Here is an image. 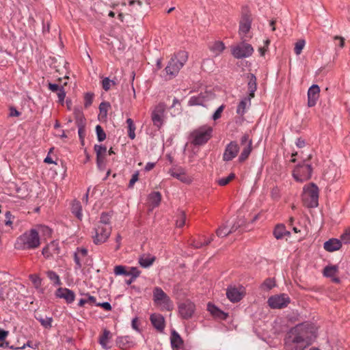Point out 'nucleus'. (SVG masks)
I'll list each match as a JSON object with an SVG mask.
<instances>
[{"instance_id": "nucleus-28", "label": "nucleus", "mask_w": 350, "mask_h": 350, "mask_svg": "<svg viewBox=\"0 0 350 350\" xmlns=\"http://www.w3.org/2000/svg\"><path fill=\"white\" fill-rule=\"evenodd\" d=\"M207 309L210 312L211 314H213L215 317H218L221 319H226L227 317V314L219 310L215 305L208 303L207 304Z\"/></svg>"}, {"instance_id": "nucleus-3", "label": "nucleus", "mask_w": 350, "mask_h": 350, "mask_svg": "<svg viewBox=\"0 0 350 350\" xmlns=\"http://www.w3.org/2000/svg\"><path fill=\"white\" fill-rule=\"evenodd\" d=\"M188 59V54L185 51L178 52L171 58L165 68V72L170 78L176 76Z\"/></svg>"}, {"instance_id": "nucleus-13", "label": "nucleus", "mask_w": 350, "mask_h": 350, "mask_svg": "<svg viewBox=\"0 0 350 350\" xmlns=\"http://www.w3.org/2000/svg\"><path fill=\"white\" fill-rule=\"evenodd\" d=\"M196 307L193 303L190 301H186L180 304L178 306L179 314L184 319H189L193 316Z\"/></svg>"}, {"instance_id": "nucleus-52", "label": "nucleus", "mask_w": 350, "mask_h": 350, "mask_svg": "<svg viewBox=\"0 0 350 350\" xmlns=\"http://www.w3.org/2000/svg\"><path fill=\"white\" fill-rule=\"evenodd\" d=\"M141 271L137 267H130L127 271V275H131V278H137L139 276Z\"/></svg>"}, {"instance_id": "nucleus-38", "label": "nucleus", "mask_w": 350, "mask_h": 350, "mask_svg": "<svg viewBox=\"0 0 350 350\" xmlns=\"http://www.w3.org/2000/svg\"><path fill=\"white\" fill-rule=\"evenodd\" d=\"M126 123L128 125V135L131 139H133L135 137V126L132 119L128 118L126 120Z\"/></svg>"}, {"instance_id": "nucleus-56", "label": "nucleus", "mask_w": 350, "mask_h": 350, "mask_svg": "<svg viewBox=\"0 0 350 350\" xmlns=\"http://www.w3.org/2000/svg\"><path fill=\"white\" fill-rule=\"evenodd\" d=\"M139 178V172L136 171L133 175L129 183V188H133L135 183L138 180Z\"/></svg>"}, {"instance_id": "nucleus-42", "label": "nucleus", "mask_w": 350, "mask_h": 350, "mask_svg": "<svg viewBox=\"0 0 350 350\" xmlns=\"http://www.w3.org/2000/svg\"><path fill=\"white\" fill-rule=\"evenodd\" d=\"M105 156L106 155L99 156V152H98V156H96V165L100 170H104L105 169Z\"/></svg>"}, {"instance_id": "nucleus-2", "label": "nucleus", "mask_w": 350, "mask_h": 350, "mask_svg": "<svg viewBox=\"0 0 350 350\" xmlns=\"http://www.w3.org/2000/svg\"><path fill=\"white\" fill-rule=\"evenodd\" d=\"M40 245L38 232L36 229L25 231L16 240L14 248L18 250H34Z\"/></svg>"}, {"instance_id": "nucleus-14", "label": "nucleus", "mask_w": 350, "mask_h": 350, "mask_svg": "<svg viewBox=\"0 0 350 350\" xmlns=\"http://www.w3.org/2000/svg\"><path fill=\"white\" fill-rule=\"evenodd\" d=\"M239 151V147L237 142H231L228 144L224 150L223 159L225 161H229L235 158Z\"/></svg>"}, {"instance_id": "nucleus-21", "label": "nucleus", "mask_w": 350, "mask_h": 350, "mask_svg": "<svg viewBox=\"0 0 350 350\" xmlns=\"http://www.w3.org/2000/svg\"><path fill=\"white\" fill-rule=\"evenodd\" d=\"M150 320L152 325L159 331H163L164 325V318L162 315L159 314H152L150 317Z\"/></svg>"}, {"instance_id": "nucleus-25", "label": "nucleus", "mask_w": 350, "mask_h": 350, "mask_svg": "<svg viewBox=\"0 0 350 350\" xmlns=\"http://www.w3.org/2000/svg\"><path fill=\"white\" fill-rule=\"evenodd\" d=\"M111 338V333L109 330L105 329L103 334L99 336L98 342L101 347L105 349H108L110 346L108 345Z\"/></svg>"}, {"instance_id": "nucleus-50", "label": "nucleus", "mask_w": 350, "mask_h": 350, "mask_svg": "<svg viewBox=\"0 0 350 350\" xmlns=\"http://www.w3.org/2000/svg\"><path fill=\"white\" fill-rule=\"evenodd\" d=\"M93 98H94V94H92V93L88 92L85 94V96H84L85 107L88 108L92 105V101H93Z\"/></svg>"}, {"instance_id": "nucleus-41", "label": "nucleus", "mask_w": 350, "mask_h": 350, "mask_svg": "<svg viewBox=\"0 0 350 350\" xmlns=\"http://www.w3.org/2000/svg\"><path fill=\"white\" fill-rule=\"evenodd\" d=\"M186 216L183 211H180L178 213L177 219L176 220V225L178 228H182L185 224Z\"/></svg>"}, {"instance_id": "nucleus-29", "label": "nucleus", "mask_w": 350, "mask_h": 350, "mask_svg": "<svg viewBox=\"0 0 350 350\" xmlns=\"http://www.w3.org/2000/svg\"><path fill=\"white\" fill-rule=\"evenodd\" d=\"M205 101V96L200 93L197 96H191L188 101V105L189 106L204 105Z\"/></svg>"}, {"instance_id": "nucleus-18", "label": "nucleus", "mask_w": 350, "mask_h": 350, "mask_svg": "<svg viewBox=\"0 0 350 350\" xmlns=\"http://www.w3.org/2000/svg\"><path fill=\"white\" fill-rule=\"evenodd\" d=\"M338 273V265H328L326 266L323 269V275L327 278H331L332 280L335 283H339L340 279L336 275Z\"/></svg>"}, {"instance_id": "nucleus-22", "label": "nucleus", "mask_w": 350, "mask_h": 350, "mask_svg": "<svg viewBox=\"0 0 350 350\" xmlns=\"http://www.w3.org/2000/svg\"><path fill=\"white\" fill-rule=\"evenodd\" d=\"M341 246V241L337 239H330L324 243V249L329 252L338 250Z\"/></svg>"}, {"instance_id": "nucleus-9", "label": "nucleus", "mask_w": 350, "mask_h": 350, "mask_svg": "<svg viewBox=\"0 0 350 350\" xmlns=\"http://www.w3.org/2000/svg\"><path fill=\"white\" fill-rule=\"evenodd\" d=\"M290 301V297L284 293L271 296L267 300L269 306L273 309L286 308Z\"/></svg>"}, {"instance_id": "nucleus-37", "label": "nucleus", "mask_w": 350, "mask_h": 350, "mask_svg": "<svg viewBox=\"0 0 350 350\" xmlns=\"http://www.w3.org/2000/svg\"><path fill=\"white\" fill-rule=\"evenodd\" d=\"M251 152H252V146H250V144H246V146H244V148L241 153V155L239 157V161L240 162H243L244 161H245L248 158Z\"/></svg>"}, {"instance_id": "nucleus-55", "label": "nucleus", "mask_w": 350, "mask_h": 350, "mask_svg": "<svg viewBox=\"0 0 350 350\" xmlns=\"http://www.w3.org/2000/svg\"><path fill=\"white\" fill-rule=\"evenodd\" d=\"M74 261L75 262V270H79V269H81L82 264L81 262L80 256L79 255V254L77 252L74 253Z\"/></svg>"}, {"instance_id": "nucleus-49", "label": "nucleus", "mask_w": 350, "mask_h": 350, "mask_svg": "<svg viewBox=\"0 0 350 350\" xmlns=\"http://www.w3.org/2000/svg\"><path fill=\"white\" fill-rule=\"evenodd\" d=\"M113 84V85H115L116 83L112 81V80H110L108 77H105L103 79L102 81V86H103V88L105 90V91H108L110 88H111V84Z\"/></svg>"}, {"instance_id": "nucleus-58", "label": "nucleus", "mask_w": 350, "mask_h": 350, "mask_svg": "<svg viewBox=\"0 0 350 350\" xmlns=\"http://www.w3.org/2000/svg\"><path fill=\"white\" fill-rule=\"evenodd\" d=\"M5 224L6 226H10L13 223L12 219L14 218L10 211H6L5 214Z\"/></svg>"}, {"instance_id": "nucleus-40", "label": "nucleus", "mask_w": 350, "mask_h": 350, "mask_svg": "<svg viewBox=\"0 0 350 350\" xmlns=\"http://www.w3.org/2000/svg\"><path fill=\"white\" fill-rule=\"evenodd\" d=\"M230 233H232V230H230L226 225L221 226L216 231V234L219 237H225Z\"/></svg>"}, {"instance_id": "nucleus-57", "label": "nucleus", "mask_w": 350, "mask_h": 350, "mask_svg": "<svg viewBox=\"0 0 350 350\" xmlns=\"http://www.w3.org/2000/svg\"><path fill=\"white\" fill-rule=\"evenodd\" d=\"M241 144L242 146H246V144H250L252 146V141L250 139L248 134H244L241 139Z\"/></svg>"}, {"instance_id": "nucleus-10", "label": "nucleus", "mask_w": 350, "mask_h": 350, "mask_svg": "<svg viewBox=\"0 0 350 350\" xmlns=\"http://www.w3.org/2000/svg\"><path fill=\"white\" fill-rule=\"evenodd\" d=\"M240 44L234 46L232 49V54L235 58L242 59L250 56L253 51V47L251 44L245 43L244 40Z\"/></svg>"}, {"instance_id": "nucleus-47", "label": "nucleus", "mask_w": 350, "mask_h": 350, "mask_svg": "<svg viewBox=\"0 0 350 350\" xmlns=\"http://www.w3.org/2000/svg\"><path fill=\"white\" fill-rule=\"evenodd\" d=\"M94 150L98 156V152H99V156L106 155L107 153V148L103 145L95 144L94 146Z\"/></svg>"}, {"instance_id": "nucleus-45", "label": "nucleus", "mask_w": 350, "mask_h": 350, "mask_svg": "<svg viewBox=\"0 0 350 350\" xmlns=\"http://www.w3.org/2000/svg\"><path fill=\"white\" fill-rule=\"evenodd\" d=\"M111 215L108 213H103L100 218V224L98 225L107 226L109 224Z\"/></svg>"}, {"instance_id": "nucleus-27", "label": "nucleus", "mask_w": 350, "mask_h": 350, "mask_svg": "<svg viewBox=\"0 0 350 350\" xmlns=\"http://www.w3.org/2000/svg\"><path fill=\"white\" fill-rule=\"evenodd\" d=\"M250 96L245 97L239 103L237 108V113L240 116H243L246 112V109L251 105V99Z\"/></svg>"}, {"instance_id": "nucleus-34", "label": "nucleus", "mask_w": 350, "mask_h": 350, "mask_svg": "<svg viewBox=\"0 0 350 350\" xmlns=\"http://www.w3.org/2000/svg\"><path fill=\"white\" fill-rule=\"evenodd\" d=\"M288 234L289 232L286 230L284 225H278L273 230V235L277 239H282L285 234Z\"/></svg>"}, {"instance_id": "nucleus-46", "label": "nucleus", "mask_w": 350, "mask_h": 350, "mask_svg": "<svg viewBox=\"0 0 350 350\" xmlns=\"http://www.w3.org/2000/svg\"><path fill=\"white\" fill-rule=\"evenodd\" d=\"M275 286L274 281L271 278L266 279L261 285V288L265 290H270Z\"/></svg>"}, {"instance_id": "nucleus-32", "label": "nucleus", "mask_w": 350, "mask_h": 350, "mask_svg": "<svg viewBox=\"0 0 350 350\" xmlns=\"http://www.w3.org/2000/svg\"><path fill=\"white\" fill-rule=\"evenodd\" d=\"M130 338L129 336H120L116 339V345L121 349H126L130 347Z\"/></svg>"}, {"instance_id": "nucleus-7", "label": "nucleus", "mask_w": 350, "mask_h": 350, "mask_svg": "<svg viewBox=\"0 0 350 350\" xmlns=\"http://www.w3.org/2000/svg\"><path fill=\"white\" fill-rule=\"evenodd\" d=\"M319 189L312 184L310 187L304 190L303 201L308 207H317L318 206Z\"/></svg>"}, {"instance_id": "nucleus-11", "label": "nucleus", "mask_w": 350, "mask_h": 350, "mask_svg": "<svg viewBox=\"0 0 350 350\" xmlns=\"http://www.w3.org/2000/svg\"><path fill=\"white\" fill-rule=\"evenodd\" d=\"M111 231L109 226L98 225L95 228V236L93 237L94 243L96 245L105 243L110 236Z\"/></svg>"}, {"instance_id": "nucleus-39", "label": "nucleus", "mask_w": 350, "mask_h": 350, "mask_svg": "<svg viewBox=\"0 0 350 350\" xmlns=\"http://www.w3.org/2000/svg\"><path fill=\"white\" fill-rule=\"evenodd\" d=\"M235 178L234 173H230L227 177H223L217 179L216 183L220 186H225L228 185L232 180Z\"/></svg>"}, {"instance_id": "nucleus-24", "label": "nucleus", "mask_w": 350, "mask_h": 350, "mask_svg": "<svg viewBox=\"0 0 350 350\" xmlns=\"http://www.w3.org/2000/svg\"><path fill=\"white\" fill-rule=\"evenodd\" d=\"M155 259V256L151 254H144L141 255L139 258V264L143 268H148L153 264Z\"/></svg>"}, {"instance_id": "nucleus-30", "label": "nucleus", "mask_w": 350, "mask_h": 350, "mask_svg": "<svg viewBox=\"0 0 350 350\" xmlns=\"http://www.w3.org/2000/svg\"><path fill=\"white\" fill-rule=\"evenodd\" d=\"M148 200L153 207L159 205L161 200V194L159 191H154L149 194Z\"/></svg>"}, {"instance_id": "nucleus-12", "label": "nucleus", "mask_w": 350, "mask_h": 350, "mask_svg": "<svg viewBox=\"0 0 350 350\" xmlns=\"http://www.w3.org/2000/svg\"><path fill=\"white\" fill-rule=\"evenodd\" d=\"M165 111V107L163 104L158 105L152 111L151 114L152 121L154 126L160 129L163 123V114Z\"/></svg>"}, {"instance_id": "nucleus-35", "label": "nucleus", "mask_w": 350, "mask_h": 350, "mask_svg": "<svg viewBox=\"0 0 350 350\" xmlns=\"http://www.w3.org/2000/svg\"><path fill=\"white\" fill-rule=\"evenodd\" d=\"M36 319L40 323V324L46 329H50L52 327L53 318L42 316L36 317Z\"/></svg>"}, {"instance_id": "nucleus-61", "label": "nucleus", "mask_w": 350, "mask_h": 350, "mask_svg": "<svg viewBox=\"0 0 350 350\" xmlns=\"http://www.w3.org/2000/svg\"><path fill=\"white\" fill-rule=\"evenodd\" d=\"M62 87V85H59L58 84L52 83H49L48 84L49 89L53 92H56L59 91Z\"/></svg>"}, {"instance_id": "nucleus-26", "label": "nucleus", "mask_w": 350, "mask_h": 350, "mask_svg": "<svg viewBox=\"0 0 350 350\" xmlns=\"http://www.w3.org/2000/svg\"><path fill=\"white\" fill-rule=\"evenodd\" d=\"M247 88L249 91L248 96H250V98H254V93L257 89L256 77L254 74L250 73L247 76Z\"/></svg>"}, {"instance_id": "nucleus-54", "label": "nucleus", "mask_w": 350, "mask_h": 350, "mask_svg": "<svg viewBox=\"0 0 350 350\" xmlns=\"http://www.w3.org/2000/svg\"><path fill=\"white\" fill-rule=\"evenodd\" d=\"M341 240L345 244L350 243V228H347L341 235Z\"/></svg>"}, {"instance_id": "nucleus-17", "label": "nucleus", "mask_w": 350, "mask_h": 350, "mask_svg": "<svg viewBox=\"0 0 350 350\" xmlns=\"http://www.w3.org/2000/svg\"><path fill=\"white\" fill-rule=\"evenodd\" d=\"M59 298L64 299L68 304H71L75 301V293L67 288H59L55 293Z\"/></svg>"}, {"instance_id": "nucleus-33", "label": "nucleus", "mask_w": 350, "mask_h": 350, "mask_svg": "<svg viewBox=\"0 0 350 350\" xmlns=\"http://www.w3.org/2000/svg\"><path fill=\"white\" fill-rule=\"evenodd\" d=\"M225 46L222 42L217 41L214 42L211 46L210 50L214 53L215 55H218L224 50Z\"/></svg>"}, {"instance_id": "nucleus-51", "label": "nucleus", "mask_w": 350, "mask_h": 350, "mask_svg": "<svg viewBox=\"0 0 350 350\" xmlns=\"http://www.w3.org/2000/svg\"><path fill=\"white\" fill-rule=\"evenodd\" d=\"M110 105L107 102H102L99 105V110L101 115L103 116H107L108 109Z\"/></svg>"}, {"instance_id": "nucleus-59", "label": "nucleus", "mask_w": 350, "mask_h": 350, "mask_svg": "<svg viewBox=\"0 0 350 350\" xmlns=\"http://www.w3.org/2000/svg\"><path fill=\"white\" fill-rule=\"evenodd\" d=\"M55 93H57L59 102L63 103L66 97V92L64 90V87H62L59 91L56 92Z\"/></svg>"}, {"instance_id": "nucleus-44", "label": "nucleus", "mask_w": 350, "mask_h": 350, "mask_svg": "<svg viewBox=\"0 0 350 350\" xmlns=\"http://www.w3.org/2000/svg\"><path fill=\"white\" fill-rule=\"evenodd\" d=\"M96 132L98 140L100 142L104 141L106 139V134L101 126L97 125L96 126Z\"/></svg>"}, {"instance_id": "nucleus-6", "label": "nucleus", "mask_w": 350, "mask_h": 350, "mask_svg": "<svg viewBox=\"0 0 350 350\" xmlns=\"http://www.w3.org/2000/svg\"><path fill=\"white\" fill-rule=\"evenodd\" d=\"M153 301L157 305L161 306L167 310L172 309L173 304L170 297L160 287L154 288Z\"/></svg>"}, {"instance_id": "nucleus-19", "label": "nucleus", "mask_w": 350, "mask_h": 350, "mask_svg": "<svg viewBox=\"0 0 350 350\" xmlns=\"http://www.w3.org/2000/svg\"><path fill=\"white\" fill-rule=\"evenodd\" d=\"M169 174L174 178L180 180L183 183L188 182V178L185 175V170L181 167L171 168L169 170Z\"/></svg>"}, {"instance_id": "nucleus-20", "label": "nucleus", "mask_w": 350, "mask_h": 350, "mask_svg": "<svg viewBox=\"0 0 350 350\" xmlns=\"http://www.w3.org/2000/svg\"><path fill=\"white\" fill-rule=\"evenodd\" d=\"M226 296L232 302H238L243 297V293L235 287L230 286L226 290Z\"/></svg>"}, {"instance_id": "nucleus-4", "label": "nucleus", "mask_w": 350, "mask_h": 350, "mask_svg": "<svg viewBox=\"0 0 350 350\" xmlns=\"http://www.w3.org/2000/svg\"><path fill=\"white\" fill-rule=\"evenodd\" d=\"M312 157L310 154L306 157H302V162L296 165L293 172V176L297 182H304L312 176V167L308 160Z\"/></svg>"}, {"instance_id": "nucleus-5", "label": "nucleus", "mask_w": 350, "mask_h": 350, "mask_svg": "<svg viewBox=\"0 0 350 350\" xmlns=\"http://www.w3.org/2000/svg\"><path fill=\"white\" fill-rule=\"evenodd\" d=\"M212 133L213 128L211 126H200L191 133V142L195 146H202L211 139Z\"/></svg>"}, {"instance_id": "nucleus-60", "label": "nucleus", "mask_w": 350, "mask_h": 350, "mask_svg": "<svg viewBox=\"0 0 350 350\" xmlns=\"http://www.w3.org/2000/svg\"><path fill=\"white\" fill-rule=\"evenodd\" d=\"M78 135L81 142V144H83L84 138L85 136V129L84 126H80V128H78Z\"/></svg>"}, {"instance_id": "nucleus-15", "label": "nucleus", "mask_w": 350, "mask_h": 350, "mask_svg": "<svg viewBox=\"0 0 350 350\" xmlns=\"http://www.w3.org/2000/svg\"><path fill=\"white\" fill-rule=\"evenodd\" d=\"M320 93V88L317 85H312L308 91V106L314 107L317 104Z\"/></svg>"}, {"instance_id": "nucleus-43", "label": "nucleus", "mask_w": 350, "mask_h": 350, "mask_svg": "<svg viewBox=\"0 0 350 350\" xmlns=\"http://www.w3.org/2000/svg\"><path fill=\"white\" fill-rule=\"evenodd\" d=\"M305 44H306V42L304 40H298L295 44V48H294V51H295V53L297 55H299L301 54L303 49L304 48L305 46Z\"/></svg>"}, {"instance_id": "nucleus-1", "label": "nucleus", "mask_w": 350, "mask_h": 350, "mask_svg": "<svg viewBox=\"0 0 350 350\" xmlns=\"http://www.w3.org/2000/svg\"><path fill=\"white\" fill-rule=\"evenodd\" d=\"M316 329L309 323H299L292 327L284 339L286 350H305L316 337Z\"/></svg>"}, {"instance_id": "nucleus-48", "label": "nucleus", "mask_w": 350, "mask_h": 350, "mask_svg": "<svg viewBox=\"0 0 350 350\" xmlns=\"http://www.w3.org/2000/svg\"><path fill=\"white\" fill-rule=\"evenodd\" d=\"M114 273L116 275H127V270H126L125 267L123 265H117L114 267Z\"/></svg>"}, {"instance_id": "nucleus-64", "label": "nucleus", "mask_w": 350, "mask_h": 350, "mask_svg": "<svg viewBox=\"0 0 350 350\" xmlns=\"http://www.w3.org/2000/svg\"><path fill=\"white\" fill-rule=\"evenodd\" d=\"M76 123L78 128H80V126H85V120L83 118V116L79 114L77 117Z\"/></svg>"}, {"instance_id": "nucleus-36", "label": "nucleus", "mask_w": 350, "mask_h": 350, "mask_svg": "<svg viewBox=\"0 0 350 350\" xmlns=\"http://www.w3.org/2000/svg\"><path fill=\"white\" fill-rule=\"evenodd\" d=\"M46 276L55 285H61L62 282L59 276L53 271L49 270L46 273Z\"/></svg>"}, {"instance_id": "nucleus-31", "label": "nucleus", "mask_w": 350, "mask_h": 350, "mask_svg": "<svg viewBox=\"0 0 350 350\" xmlns=\"http://www.w3.org/2000/svg\"><path fill=\"white\" fill-rule=\"evenodd\" d=\"M72 213L79 219L82 218V207L81 202L77 200H75L72 203L71 207Z\"/></svg>"}, {"instance_id": "nucleus-53", "label": "nucleus", "mask_w": 350, "mask_h": 350, "mask_svg": "<svg viewBox=\"0 0 350 350\" xmlns=\"http://www.w3.org/2000/svg\"><path fill=\"white\" fill-rule=\"evenodd\" d=\"M224 109V105H222L219 106L217 109V110L215 111V113H213V115L212 116V119L215 121V120H218L219 118H220Z\"/></svg>"}, {"instance_id": "nucleus-23", "label": "nucleus", "mask_w": 350, "mask_h": 350, "mask_svg": "<svg viewBox=\"0 0 350 350\" xmlns=\"http://www.w3.org/2000/svg\"><path fill=\"white\" fill-rule=\"evenodd\" d=\"M171 345L173 350H182L183 340L176 331H173L171 335Z\"/></svg>"}, {"instance_id": "nucleus-62", "label": "nucleus", "mask_w": 350, "mask_h": 350, "mask_svg": "<svg viewBox=\"0 0 350 350\" xmlns=\"http://www.w3.org/2000/svg\"><path fill=\"white\" fill-rule=\"evenodd\" d=\"M334 39L336 46H338L340 48H342L344 46L345 40L343 38L336 36Z\"/></svg>"}, {"instance_id": "nucleus-63", "label": "nucleus", "mask_w": 350, "mask_h": 350, "mask_svg": "<svg viewBox=\"0 0 350 350\" xmlns=\"http://www.w3.org/2000/svg\"><path fill=\"white\" fill-rule=\"evenodd\" d=\"M96 306L103 308L106 311L111 310V306L109 302L96 303Z\"/></svg>"}, {"instance_id": "nucleus-8", "label": "nucleus", "mask_w": 350, "mask_h": 350, "mask_svg": "<svg viewBox=\"0 0 350 350\" xmlns=\"http://www.w3.org/2000/svg\"><path fill=\"white\" fill-rule=\"evenodd\" d=\"M252 17L249 11L245 10L243 12L242 16L239 23V33L241 37V39L247 41L249 36H247V33H249L251 25H252Z\"/></svg>"}, {"instance_id": "nucleus-16", "label": "nucleus", "mask_w": 350, "mask_h": 350, "mask_svg": "<svg viewBox=\"0 0 350 350\" xmlns=\"http://www.w3.org/2000/svg\"><path fill=\"white\" fill-rule=\"evenodd\" d=\"M59 250L58 243L53 241L42 249V254L46 258H52L54 254H58Z\"/></svg>"}]
</instances>
